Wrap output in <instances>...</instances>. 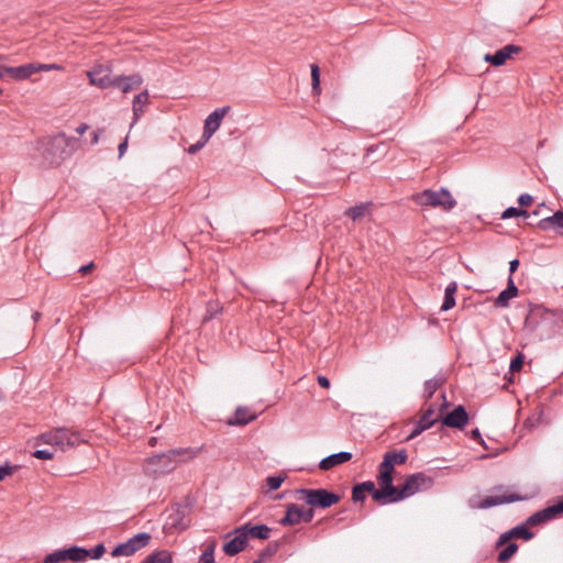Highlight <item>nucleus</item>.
<instances>
[{
    "label": "nucleus",
    "mask_w": 563,
    "mask_h": 563,
    "mask_svg": "<svg viewBox=\"0 0 563 563\" xmlns=\"http://www.w3.org/2000/svg\"><path fill=\"white\" fill-rule=\"evenodd\" d=\"M506 547L498 553L497 561L499 563L508 562L518 551V544L515 542L505 543Z\"/></svg>",
    "instance_id": "nucleus-31"
},
{
    "label": "nucleus",
    "mask_w": 563,
    "mask_h": 563,
    "mask_svg": "<svg viewBox=\"0 0 563 563\" xmlns=\"http://www.w3.org/2000/svg\"><path fill=\"white\" fill-rule=\"evenodd\" d=\"M18 467H19L18 465L12 466L9 463L1 465L0 466V482L3 481L7 476L12 475Z\"/></svg>",
    "instance_id": "nucleus-46"
},
{
    "label": "nucleus",
    "mask_w": 563,
    "mask_h": 563,
    "mask_svg": "<svg viewBox=\"0 0 563 563\" xmlns=\"http://www.w3.org/2000/svg\"><path fill=\"white\" fill-rule=\"evenodd\" d=\"M302 515L301 508L297 504H289L286 507L285 516L279 520V523L284 527L295 526L301 522Z\"/></svg>",
    "instance_id": "nucleus-26"
},
{
    "label": "nucleus",
    "mask_w": 563,
    "mask_h": 563,
    "mask_svg": "<svg viewBox=\"0 0 563 563\" xmlns=\"http://www.w3.org/2000/svg\"><path fill=\"white\" fill-rule=\"evenodd\" d=\"M0 68L15 79H26V73L23 65L19 67L1 66Z\"/></svg>",
    "instance_id": "nucleus-35"
},
{
    "label": "nucleus",
    "mask_w": 563,
    "mask_h": 563,
    "mask_svg": "<svg viewBox=\"0 0 563 563\" xmlns=\"http://www.w3.org/2000/svg\"><path fill=\"white\" fill-rule=\"evenodd\" d=\"M216 541L209 543L199 558V563H214Z\"/></svg>",
    "instance_id": "nucleus-34"
},
{
    "label": "nucleus",
    "mask_w": 563,
    "mask_h": 563,
    "mask_svg": "<svg viewBox=\"0 0 563 563\" xmlns=\"http://www.w3.org/2000/svg\"><path fill=\"white\" fill-rule=\"evenodd\" d=\"M352 459V453L350 452H339L331 454L324 459H322L319 463V467L322 471H329L340 464L349 462Z\"/></svg>",
    "instance_id": "nucleus-25"
},
{
    "label": "nucleus",
    "mask_w": 563,
    "mask_h": 563,
    "mask_svg": "<svg viewBox=\"0 0 563 563\" xmlns=\"http://www.w3.org/2000/svg\"><path fill=\"white\" fill-rule=\"evenodd\" d=\"M187 511V506L178 505L175 514L170 515L172 523L174 527L180 529H185L187 527L186 523H183V518L186 516Z\"/></svg>",
    "instance_id": "nucleus-32"
},
{
    "label": "nucleus",
    "mask_w": 563,
    "mask_h": 563,
    "mask_svg": "<svg viewBox=\"0 0 563 563\" xmlns=\"http://www.w3.org/2000/svg\"><path fill=\"white\" fill-rule=\"evenodd\" d=\"M87 560V549L73 545L68 549H62L47 554L43 563H62L71 561L74 563L85 562Z\"/></svg>",
    "instance_id": "nucleus-9"
},
{
    "label": "nucleus",
    "mask_w": 563,
    "mask_h": 563,
    "mask_svg": "<svg viewBox=\"0 0 563 563\" xmlns=\"http://www.w3.org/2000/svg\"><path fill=\"white\" fill-rule=\"evenodd\" d=\"M286 474L269 476L266 478V483L269 490H277L286 479Z\"/></svg>",
    "instance_id": "nucleus-38"
},
{
    "label": "nucleus",
    "mask_w": 563,
    "mask_h": 563,
    "mask_svg": "<svg viewBox=\"0 0 563 563\" xmlns=\"http://www.w3.org/2000/svg\"><path fill=\"white\" fill-rule=\"evenodd\" d=\"M93 263H89L88 265H84L79 268V272L82 274L89 273L93 268Z\"/></svg>",
    "instance_id": "nucleus-60"
},
{
    "label": "nucleus",
    "mask_w": 563,
    "mask_h": 563,
    "mask_svg": "<svg viewBox=\"0 0 563 563\" xmlns=\"http://www.w3.org/2000/svg\"><path fill=\"white\" fill-rule=\"evenodd\" d=\"M89 129V125L87 123H81L77 129L76 132L79 135H82L87 130Z\"/></svg>",
    "instance_id": "nucleus-59"
},
{
    "label": "nucleus",
    "mask_w": 563,
    "mask_h": 563,
    "mask_svg": "<svg viewBox=\"0 0 563 563\" xmlns=\"http://www.w3.org/2000/svg\"><path fill=\"white\" fill-rule=\"evenodd\" d=\"M41 318V312L36 311L32 314V319L34 322L38 321Z\"/></svg>",
    "instance_id": "nucleus-63"
},
{
    "label": "nucleus",
    "mask_w": 563,
    "mask_h": 563,
    "mask_svg": "<svg viewBox=\"0 0 563 563\" xmlns=\"http://www.w3.org/2000/svg\"><path fill=\"white\" fill-rule=\"evenodd\" d=\"M91 85L101 89L113 86L114 77L110 75V69L103 66H96L87 73Z\"/></svg>",
    "instance_id": "nucleus-17"
},
{
    "label": "nucleus",
    "mask_w": 563,
    "mask_h": 563,
    "mask_svg": "<svg viewBox=\"0 0 563 563\" xmlns=\"http://www.w3.org/2000/svg\"><path fill=\"white\" fill-rule=\"evenodd\" d=\"M518 266H519V260L515 258V260L510 261L509 262L510 274H514L517 271Z\"/></svg>",
    "instance_id": "nucleus-58"
},
{
    "label": "nucleus",
    "mask_w": 563,
    "mask_h": 563,
    "mask_svg": "<svg viewBox=\"0 0 563 563\" xmlns=\"http://www.w3.org/2000/svg\"><path fill=\"white\" fill-rule=\"evenodd\" d=\"M279 542H271L268 543L260 553L258 558L253 563H265L266 560L274 556L279 550Z\"/></svg>",
    "instance_id": "nucleus-30"
},
{
    "label": "nucleus",
    "mask_w": 563,
    "mask_h": 563,
    "mask_svg": "<svg viewBox=\"0 0 563 563\" xmlns=\"http://www.w3.org/2000/svg\"><path fill=\"white\" fill-rule=\"evenodd\" d=\"M40 70H51V69H58L59 66L52 64V65H38Z\"/></svg>",
    "instance_id": "nucleus-61"
},
{
    "label": "nucleus",
    "mask_w": 563,
    "mask_h": 563,
    "mask_svg": "<svg viewBox=\"0 0 563 563\" xmlns=\"http://www.w3.org/2000/svg\"><path fill=\"white\" fill-rule=\"evenodd\" d=\"M187 455V460L195 457L196 451L191 449L169 450L167 453L154 455L147 459V466L158 476L167 474L177 467V457Z\"/></svg>",
    "instance_id": "nucleus-2"
},
{
    "label": "nucleus",
    "mask_w": 563,
    "mask_h": 563,
    "mask_svg": "<svg viewBox=\"0 0 563 563\" xmlns=\"http://www.w3.org/2000/svg\"><path fill=\"white\" fill-rule=\"evenodd\" d=\"M519 216H522L525 218H528L529 217V213L528 211L523 210V209H519V208H516V207H509L507 208L503 214H501V218L503 219H509V218H512V217H519Z\"/></svg>",
    "instance_id": "nucleus-39"
},
{
    "label": "nucleus",
    "mask_w": 563,
    "mask_h": 563,
    "mask_svg": "<svg viewBox=\"0 0 563 563\" xmlns=\"http://www.w3.org/2000/svg\"><path fill=\"white\" fill-rule=\"evenodd\" d=\"M317 380L320 385V387H330V380L322 375L317 376Z\"/></svg>",
    "instance_id": "nucleus-55"
},
{
    "label": "nucleus",
    "mask_w": 563,
    "mask_h": 563,
    "mask_svg": "<svg viewBox=\"0 0 563 563\" xmlns=\"http://www.w3.org/2000/svg\"><path fill=\"white\" fill-rule=\"evenodd\" d=\"M79 146L80 140L78 137L59 133L47 143L43 155L51 165H57L75 153Z\"/></svg>",
    "instance_id": "nucleus-1"
},
{
    "label": "nucleus",
    "mask_w": 563,
    "mask_h": 563,
    "mask_svg": "<svg viewBox=\"0 0 563 563\" xmlns=\"http://www.w3.org/2000/svg\"><path fill=\"white\" fill-rule=\"evenodd\" d=\"M141 563H173V556L166 550L156 551L146 556Z\"/></svg>",
    "instance_id": "nucleus-29"
},
{
    "label": "nucleus",
    "mask_w": 563,
    "mask_h": 563,
    "mask_svg": "<svg viewBox=\"0 0 563 563\" xmlns=\"http://www.w3.org/2000/svg\"><path fill=\"white\" fill-rule=\"evenodd\" d=\"M549 311L542 306H533L526 317L525 324L527 328L533 330L539 325V320L543 318Z\"/></svg>",
    "instance_id": "nucleus-28"
},
{
    "label": "nucleus",
    "mask_w": 563,
    "mask_h": 563,
    "mask_svg": "<svg viewBox=\"0 0 563 563\" xmlns=\"http://www.w3.org/2000/svg\"><path fill=\"white\" fill-rule=\"evenodd\" d=\"M537 228L541 231L554 230L559 235L563 236V211L558 210L552 216L541 219Z\"/></svg>",
    "instance_id": "nucleus-20"
},
{
    "label": "nucleus",
    "mask_w": 563,
    "mask_h": 563,
    "mask_svg": "<svg viewBox=\"0 0 563 563\" xmlns=\"http://www.w3.org/2000/svg\"><path fill=\"white\" fill-rule=\"evenodd\" d=\"M23 67L25 68L26 78H29L35 71L40 70L38 66H35L34 64L23 65Z\"/></svg>",
    "instance_id": "nucleus-54"
},
{
    "label": "nucleus",
    "mask_w": 563,
    "mask_h": 563,
    "mask_svg": "<svg viewBox=\"0 0 563 563\" xmlns=\"http://www.w3.org/2000/svg\"><path fill=\"white\" fill-rule=\"evenodd\" d=\"M241 530L245 532L247 539L253 538L260 540H267L272 531L266 525H252L251 522L241 526Z\"/></svg>",
    "instance_id": "nucleus-24"
},
{
    "label": "nucleus",
    "mask_w": 563,
    "mask_h": 563,
    "mask_svg": "<svg viewBox=\"0 0 563 563\" xmlns=\"http://www.w3.org/2000/svg\"><path fill=\"white\" fill-rule=\"evenodd\" d=\"M408 460V453L405 449L399 451H388L385 453L383 462L378 466V473L394 476L395 465H402Z\"/></svg>",
    "instance_id": "nucleus-13"
},
{
    "label": "nucleus",
    "mask_w": 563,
    "mask_h": 563,
    "mask_svg": "<svg viewBox=\"0 0 563 563\" xmlns=\"http://www.w3.org/2000/svg\"><path fill=\"white\" fill-rule=\"evenodd\" d=\"M233 533L234 538L225 542L222 548L223 552L229 556L236 555L238 553L242 552L247 545L246 534L243 530H241V527L234 529Z\"/></svg>",
    "instance_id": "nucleus-19"
},
{
    "label": "nucleus",
    "mask_w": 563,
    "mask_h": 563,
    "mask_svg": "<svg viewBox=\"0 0 563 563\" xmlns=\"http://www.w3.org/2000/svg\"><path fill=\"white\" fill-rule=\"evenodd\" d=\"M530 527L531 526L526 521L525 523L516 526L509 531L501 533L496 542V547H501L514 538L522 539L525 541L531 540L534 537V533L530 530Z\"/></svg>",
    "instance_id": "nucleus-16"
},
{
    "label": "nucleus",
    "mask_w": 563,
    "mask_h": 563,
    "mask_svg": "<svg viewBox=\"0 0 563 563\" xmlns=\"http://www.w3.org/2000/svg\"><path fill=\"white\" fill-rule=\"evenodd\" d=\"M457 291V284L456 282H451L446 288H445V296H454Z\"/></svg>",
    "instance_id": "nucleus-53"
},
{
    "label": "nucleus",
    "mask_w": 563,
    "mask_h": 563,
    "mask_svg": "<svg viewBox=\"0 0 563 563\" xmlns=\"http://www.w3.org/2000/svg\"><path fill=\"white\" fill-rule=\"evenodd\" d=\"M518 287L515 285L512 277L508 278L507 288L497 296L494 300V306L496 308H507L509 306V300L518 296Z\"/></svg>",
    "instance_id": "nucleus-23"
},
{
    "label": "nucleus",
    "mask_w": 563,
    "mask_h": 563,
    "mask_svg": "<svg viewBox=\"0 0 563 563\" xmlns=\"http://www.w3.org/2000/svg\"><path fill=\"white\" fill-rule=\"evenodd\" d=\"M366 498V495L365 493L361 489V487H358L357 484H355L353 487H352V500L354 503H363Z\"/></svg>",
    "instance_id": "nucleus-45"
},
{
    "label": "nucleus",
    "mask_w": 563,
    "mask_h": 563,
    "mask_svg": "<svg viewBox=\"0 0 563 563\" xmlns=\"http://www.w3.org/2000/svg\"><path fill=\"white\" fill-rule=\"evenodd\" d=\"M299 498L305 500L312 508L327 509L342 499V496L325 488H300L297 489Z\"/></svg>",
    "instance_id": "nucleus-3"
},
{
    "label": "nucleus",
    "mask_w": 563,
    "mask_h": 563,
    "mask_svg": "<svg viewBox=\"0 0 563 563\" xmlns=\"http://www.w3.org/2000/svg\"><path fill=\"white\" fill-rule=\"evenodd\" d=\"M143 78L140 74H133L130 76H114L112 87H117L123 93H128L141 87Z\"/></svg>",
    "instance_id": "nucleus-21"
},
{
    "label": "nucleus",
    "mask_w": 563,
    "mask_h": 563,
    "mask_svg": "<svg viewBox=\"0 0 563 563\" xmlns=\"http://www.w3.org/2000/svg\"><path fill=\"white\" fill-rule=\"evenodd\" d=\"M301 515H302V520L301 521L308 523V522H310L312 520V518L314 516V510H313L312 507L307 509V510L301 509Z\"/></svg>",
    "instance_id": "nucleus-51"
},
{
    "label": "nucleus",
    "mask_w": 563,
    "mask_h": 563,
    "mask_svg": "<svg viewBox=\"0 0 563 563\" xmlns=\"http://www.w3.org/2000/svg\"><path fill=\"white\" fill-rule=\"evenodd\" d=\"M55 445L59 446L62 450L75 448L86 442L79 431L66 427L55 428Z\"/></svg>",
    "instance_id": "nucleus-12"
},
{
    "label": "nucleus",
    "mask_w": 563,
    "mask_h": 563,
    "mask_svg": "<svg viewBox=\"0 0 563 563\" xmlns=\"http://www.w3.org/2000/svg\"><path fill=\"white\" fill-rule=\"evenodd\" d=\"M377 484L379 486L376 501L378 505L398 503L408 498L402 485L400 487L395 486L394 476L389 474L378 473Z\"/></svg>",
    "instance_id": "nucleus-5"
},
{
    "label": "nucleus",
    "mask_w": 563,
    "mask_h": 563,
    "mask_svg": "<svg viewBox=\"0 0 563 563\" xmlns=\"http://www.w3.org/2000/svg\"><path fill=\"white\" fill-rule=\"evenodd\" d=\"M434 485V479L422 472H418L407 476L402 484L407 497L415 495L420 490H428Z\"/></svg>",
    "instance_id": "nucleus-10"
},
{
    "label": "nucleus",
    "mask_w": 563,
    "mask_h": 563,
    "mask_svg": "<svg viewBox=\"0 0 563 563\" xmlns=\"http://www.w3.org/2000/svg\"><path fill=\"white\" fill-rule=\"evenodd\" d=\"M471 438L473 440L477 441L482 446H484L486 449L485 441L482 438L481 432H479L478 429H474V430L471 431Z\"/></svg>",
    "instance_id": "nucleus-52"
},
{
    "label": "nucleus",
    "mask_w": 563,
    "mask_h": 563,
    "mask_svg": "<svg viewBox=\"0 0 563 563\" xmlns=\"http://www.w3.org/2000/svg\"><path fill=\"white\" fill-rule=\"evenodd\" d=\"M470 417L464 406L459 405L452 411L448 412L441 418L443 426L463 430L468 423Z\"/></svg>",
    "instance_id": "nucleus-14"
},
{
    "label": "nucleus",
    "mask_w": 563,
    "mask_h": 563,
    "mask_svg": "<svg viewBox=\"0 0 563 563\" xmlns=\"http://www.w3.org/2000/svg\"><path fill=\"white\" fill-rule=\"evenodd\" d=\"M151 534L147 532H140L134 537L130 538L128 541L118 544L113 548L111 555L113 558L119 556H131L136 553L139 550L145 548L151 541Z\"/></svg>",
    "instance_id": "nucleus-7"
},
{
    "label": "nucleus",
    "mask_w": 563,
    "mask_h": 563,
    "mask_svg": "<svg viewBox=\"0 0 563 563\" xmlns=\"http://www.w3.org/2000/svg\"><path fill=\"white\" fill-rule=\"evenodd\" d=\"M311 81H312V89L317 91L319 89L320 85V69L318 65L312 64L311 65Z\"/></svg>",
    "instance_id": "nucleus-44"
},
{
    "label": "nucleus",
    "mask_w": 563,
    "mask_h": 563,
    "mask_svg": "<svg viewBox=\"0 0 563 563\" xmlns=\"http://www.w3.org/2000/svg\"><path fill=\"white\" fill-rule=\"evenodd\" d=\"M525 363V355L521 352H518L517 355L511 360L510 362V373H517L522 368V365Z\"/></svg>",
    "instance_id": "nucleus-40"
},
{
    "label": "nucleus",
    "mask_w": 563,
    "mask_h": 563,
    "mask_svg": "<svg viewBox=\"0 0 563 563\" xmlns=\"http://www.w3.org/2000/svg\"><path fill=\"white\" fill-rule=\"evenodd\" d=\"M313 379H314L313 376H311V377L302 376V377L299 378V383H308V384H310Z\"/></svg>",
    "instance_id": "nucleus-62"
},
{
    "label": "nucleus",
    "mask_w": 563,
    "mask_h": 563,
    "mask_svg": "<svg viewBox=\"0 0 563 563\" xmlns=\"http://www.w3.org/2000/svg\"><path fill=\"white\" fill-rule=\"evenodd\" d=\"M438 398L442 399V404L440 407H438L435 404H430L428 407L423 410V413L421 418L416 423L413 430L410 432V434L407 437V440H412L419 434H421L423 431L431 428L435 422L439 421V416L434 417L438 409H444L449 407V402L446 400V397L443 393H440L438 395Z\"/></svg>",
    "instance_id": "nucleus-6"
},
{
    "label": "nucleus",
    "mask_w": 563,
    "mask_h": 563,
    "mask_svg": "<svg viewBox=\"0 0 563 563\" xmlns=\"http://www.w3.org/2000/svg\"><path fill=\"white\" fill-rule=\"evenodd\" d=\"M101 132H102V130H96L90 134V136H91L90 144L91 145H96L99 142V135Z\"/></svg>",
    "instance_id": "nucleus-56"
},
{
    "label": "nucleus",
    "mask_w": 563,
    "mask_h": 563,
    "mask_svg": "<svg viewBox=\"0 0 563 563\" xmlns=\"http://www.w3.org/2000/svg\"><path fill=\"white\" fill-rule=\"evenodd\" d=\"M533 201V198L531 195L529 194H522L519 196L518 198V203L521 206V207H528L532 203Z\"/></svg>",
    "instance_id": "nucleus-50"
},
{
    "label": "nucleus",
    "mask_w": 563,
    "mask_h": 563,
    "mask_svg": "<svg viewBox=\"0 0 563 563\" xmlns=\"http://www.w3.org/2000/svg\"><path fill=\"white\" fill-rule=\"evenodd\" d=\"M208 141H209V139H205V135L202 134L201 139L197 143H195L188 147V153L196 154L198 151H200L206 145V143Z\"/></svg>",
    "instance_id": "nucleus-47"
},
{
    "label": "nucleus",
    "mask_w": 563,
    "mask_h": 563,
    "mask_svg": "<svg viewBox=\"0 0 563 563\" xmlns=\"http://www.w3.org/2000/svg\"><path fill=\"white\" fill-rule=\"evenodd\" d=\"M126 148H128V136L125 137V140L122 143L119 144V147H118V150H119V157L123 156V154L125 153Z\"/></svg>",
    "instance_id": "nucleus-57"
},
{
    "label": "nucleus",
    "mask_w": 563,
    "mask_h": 563,
    "mask_svg": "<svg viewBox=\"0 0 563 563\" xmlns=\"http://www.w3.org/2000/svg\"><path fill=\"white\" fill-rule=\"evenodd\" d=\"M36 441L44 443V444L55 445V441H56L55 429L40 434L36 438Z\"/></svg>",
    "instance_id": "nucleus-41"
},
{
    "label": "nucleus",
    "mask_w": 563,
    "mask_h": 563,
    "mask_svg": "<svg viewBox=\"0 0 563 563\" xmlns=\"http://www.w3.org/2000/svg\"><path fill=\"white\" fill-rule=\"evenodd\" d=\"M229 111L230 107L225 106L216 109L207 117V119L205 120L202 133L205 135V139H210L213 135V133L220 128L222 119Z\"/></svg>",
    "instance_id": "nucleus-18"
},
{
    "label": "nucleus",
    "mask_w": 563,
    "mask_h": 563,
    "mask_svg": "<svg viewBox=\"0 0 563 563\" xmlns=\"http://www.w3.org/2000/svg\"><path fill=\"white\" fill-rule=\"evenodd\" d=\"M366 211L365 205H357L345 210V214L356 221L364 216Z\"/></svg>",
    "instance_id": "nucleus-36"
},
{
    "label": "nucleus",
    "mask_w": 563,
    "mask_h": 563,
    "mask_svg": "<svg viewBox=\"0 0 563 563\" xmlns=\"http://www.w3.org/2000/svg\"><path fill=\"white\" fill-rule=\"evenodd\" d=\"M561 515H563V496L556 504L548 506L528 517L527 523L531 527L543 525Z\"/></svg>",
    "instance_id": "nucleus-11"
},
{
    "label": "nucleus",
    "mask_w": 563,
    "mask_h": 563,
    "mask_svg": "<svg viewBox=\"0 0 563 563\" xmlns=\"http://www.w3.org/2000/svg\"><path fill=\"white\" fill-rule=\"evenodd\" d=\"M494 492H503L501 495L487 496L479 501L477 508L487 509L503 504H511L515 501L526 500L527 497L518 493H510L505 486L498 485L493 488Z\"/></svg>",
    "instance_id": "nucleus-8"
},
{
    "label": "nucleus",
    "mask_w": 563,
    "mask_h": 563,
    "mask_svg": "<svg viewBox=\"0 0 563 563\" xmlns=\"http://www.w3.org/2000/svg\"><path fill=\"white\" fill-rule=\"evenodd\" d=\"M148 91L143 90L139 95H136L133 99L132 110H133V121L131 124V128L136 123V121L141 118V115L144 113L145 107L148 103Z\"/></svg>",
    "instance_id": "nucleus-27"
},
{
    "label": "nucleus",
    "mask_w": 563,
    "mask_h": 563,
    "mask_svg": "<svg viewBox=\"0 0 563 563\" xmlns=\"http://www.w3.org/2000/svg\"><path fill=\"white\" fill-rule=\"evenodd\" d=\"M257 415L252 412L250 408L240 406L235 409L233 417L228 419L229 426H246L254 421Z\"/></svg>",
    "instance_id": "nucleus-22"
},
{
    "label": "nucleus",
    "mask_w": 563,
    "mask_h": 563,
    "mask_svg": "<svg viewBox=\"0 0 563 563\" xmlns=\"http://www.w3.org/2000/svg\"><path fill=\"white\" fill-rule=\"evenodd\" d=\"M545 207L544 203H541L537 207V209L533 211V214L538 216L541 213V209Z\"/></svg>",
    "instance_id": "nucleus-64"
},
{
    "label": "nucleus",
    "mask_w": 563,
    "mask_h": 563,
    "mask_svg": "<svg viewBox=\"0 0 563 563\" xmlns=\"http://www.w3.org/2000/svg\"><path fill=\"white\" fill-rule=\"evenodd\" d=\"M106 552V547L103 543H99L97 544L95 548H92L91 550H87V559L90 558V559H93V560H98L100 559Z\"/></svg>",
    "instance_id": "nucleus-42"
},
{
    "label": "nucleus",
    "mask_w": 563,
    "mask_h": 563,
    "mask_svg": "<svg viewBox=\"0 0 563 563\" xmlns=\"http://www.w3.org/2000/svg\"><path fill=\"white\" fill-rule=\"evenodd\" d=\"M358 487H361V489L366 494H371L373 500L376 503L377 501V492H378V488H376L374 482L372 481H366V482H362V483H358L357 484Z\"/></svg>",
    "instance_id": "nucleus-37"
},
{
    "label": "nucleus",
    "mask_w": 563,
    "mask_h": 563,
    "mask_svg": "<svg viewBox=\"0 0 563 563\" xmlns=\"http://www.w3.org/2000/svg\"><path fill=\"white\" fill-rule=\"evenodd\" d=\"M222 310H223V308L219 301H217V300L209 301L207 303L206 314H205L202 321L207 322V321L213 319L216 316L221 313Z\"/></svg>",
    "instance_id": "nucleus-33"
},
{
    "label": "nucleus",
    "mask_w": 563,
    "mask_h": 563,
    "mask_svg": "<svg viewBox=\"0 0 563 563\" xmlns=\"http://www.w3.org/2000/svg\"><path fill=\"white\" fill-rule=\"evenodd\" d=\"M412 200L420 207L442 208L445 211L453 209L456 205L455 199L445 188L438 191L426 189L415 194Z\"/></svg>",
    "instance_id": "nucleus-4"
},
{
    "label": "nucleus",
    "mask_w": 563,
    "mask_h": 563,
    "mask_svg": "<svg viewBox=\"0 0 563 563\" xmlns=\"http://www.w3.org/2000/svg\"><path fill=\"white\" fill-rule=\"evenodd\" d=\"M32 455L38 460H52L54 453L48 450H35Z\"/></svg>",
    "instance_id": "nucleus-48"
},
{
    "label": "nucleus",
    "mask_w": 563,
    "mask_h": 563,
    "mask_svg": "<svg viewBox=\"0 0 563 563\" xmlns=\"http://www.w3.org/2000/svg\"><path fill=\"white\" fill-rule=\"evenodd\" d=\"M522 52V47L515 44H508L503 48L498 49L495 54H486L484 56V60L494 66H501L508 59H510L514 55L520 54Z\"/></svg>",
    "instance_id": "nucleus-15"
},
{
    "label": "nucleus",
    "mask_w": 563,
    "mask_h": 563,
    "mask_svg": "<svg viewBox=\"0 0 563 563\" xmlns=\"http://www.w3.org/2000/svg\"><path fill=\"white\" fill-rule=\"evenodd\" d=\"M454 306H455V298H454V296H445L444 295V300H443L441 310L442 311H448L451 308H453Z\"/></svg>",
    "instance_id": "nucleus-49"
},
{
    "label": "nucleus",
    "mask_w": 563,
    "mask_h": 563,
    "mask_svg": "<svg viewBox=\"0 0 563 563\" xmlns=\"http://www.w3.org/2000/svg\"><path fill=\"white\" fill-rule=\"evenodd\" d=\"M446 384V377L444 375H437L433 378L426 382L424 387H442Z\"/></svg>",
    "instance_id": "nucleus-43"
}]
</instances>
